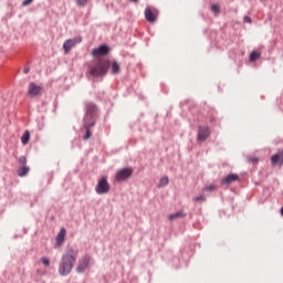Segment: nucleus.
I'll use <instances>...</instances> for the list:
<instances>
[{
	"instance_id": "nucleus-1",
	"label": "nucleus",
	"mask_w": 283,
	"mask_h": 283,
	"mask_svg": "<svg viewBox=\"0 0 283 283\" xmlns=\"http://www.w3.org/2000/svg\"><path fill=\"white\" fill-rule=\"evenodd\" d=\"M78 258V251L74 248H69L64 254L62 255L59 264V274L62 277H65L72 273L74 269V264H76V260Z\"/></svg>"
},
{
	"instance_id": "nucleus-2",
	"label": "nucleus",
	"mask_w": 283,
	"mask_h": 283,
	"mask_svg": "<svg viewBox=\"0 0 283 283\" xmlns=\"http://www.w3.org/2000/svg\"><path fill=\"white\" fill-rule=\"evenodd\" d=\"M85 116H84V129L86 132L84 136V140H90L92 137V132L90 130L91 127L96 125V104L88 102L85 104Z\"/></svg>"
},
{
	"instance_id": "nucleus-3",
	"label": "nucleus",
	"mask_w": 283,
	"mask_h": 283,
	"mask_svg": "<svg viewBox=\"0 0 283 283\" xmlns=\"http://www.w3.org/2000/svg\"><path fill=\"white\" fill-rule=\"evenodd\" d=\"M107 70H109V61L99 60L95 65L90 69L88 74L96 78L98 76H105V74H107Z\"/></svg>"
},
{
	"instance_id": "nucleus-4",
	"label": "nucleus",
	"mask_w": 283,
	"mask_h": 283,
	"mask_svg": "<svg viewBox=\"0 0 283 283\" xmlns=\"http://www.w3.org/2000/svg\"><path fill=\"white\" fill-rule=\"evenodd\" d=\"M109 182L107 181V177H101L95 187V191L98 196H104L105 193H109Z\"/></svg>"
},
{
	"instance_id": "nucleus-5",
	"label": "nucleus",
	"mask_w": 283,
	"mask_h": 283,
	"mask_svg": "<svg viewBox=\"0 0 283 283\" xmlns=\"http://www.w3.org/2000/svg\"><path fill=\"white\" fill-rule=\"evenodd\" d=\"M134 175L133 168H122L115 174V182H124V180H128Z\"/></svg>"
},
{
	"instance_id": "nucleus-6",
	"label": "nucleus",
	"mask_w": 283,
	"mask_h": 283,
	"mask_svg": "<svg viewBox=\"0 0 283 283\" xmlns=\"http://www.w3.org/2000/svg\"><path fill=\"white\" fill-rule=\"evenodd\" d=\"M92 262V256L90 254H85L82 259L78 260V264L76 266V273H85L87 269H90V263Z\"/></svg>"
},
{
	"instance_id": "nucleus-7",
	"label": "nucleus",
	"mask_w": 283,
	"mask_h": 283,
	"mask_svg": "<svg viewBox=\"0 0 283 283\" xmlns=\"http://www.w3.org/2000/svg\"><path fill=\"white\" fill-rule=\"evenodd\" d=\"M81 41H83V39L81 36H75L73 39H69L63 43V50L65 52V54H67V52H70V50H72V48H74L75 45H78V43H81Z\"/></svg>"
},
{
	"instance_id": "nucleus-8",
	"label": "nucleus",
	"mask_w": 283,
	"mask_h": 283,
	"mask_svg": "<svg viewBox=\"0 0 283 283\" xmlns=\"http://www.w3.org/2000/svg\"><path fill=\"white\" fill-rule=\"evenodd\" d=\"M210 135L211 130L209 129V126H199L197 138L200 143L207 140V138H209Z\"/></svg>"
},
{
	"instance_id": "nucleus-9",
	"label": "nucleus",
	"mask_w": 283,
	"mask_h": 283,
	"mask_svg": "<svg viewBox=\"0 0 283 283\" xmlns=\"http://www.w3.org/2000/svg\"><path fill=\"white\" fill-rule=\"evenodd\" d=\"M145 19L148 23H154L156 19H158V12L156 10H151V8L147 7L145 9Z\"/></svg>"
},
{
	"instance_id": "nucleus-10",
	"label": "nucleus",
	"mask_w": 283,
	"mask_h": 283,
	"mask_svg": "<svg viewBox=\"0 0 283 283\" xmlns=\"http://www.w3.org/2000/svg\"><path fill=\"white\" fill-rule=\"evenodd\" d=\"M271 163L274 167H282L283 165V150L271 157Z\"/></svg>"
},
{
	"instance_id": "nucleus-11",
	"label": "nucleus",
	"mask_w": 283,
	"mask_h": 283,
	"mask_svg": "<svg viewBox=\"0 0 283 283\" xmlns=\"http://www.w3.org/2000/svg\"><path fill=\"white\" fill-rule=\"evenodd\" d=\"M65 228H62L55 238V248L63 245V242H65Z\"/></svg>"
},
{
	"instance_id": "nucleus-12",
	"label": "nucleus",
	"mask_w": 283,
	"mask_h": 283,
	"mask_svg": "<svg viewBox=\"0 0 283 283\" xmlns=\"http://www.w3.org/2000/svg\"><path fill=\"white\" fill-rule=\"evenodd\" d=\"M109 52V48L107 45L103 44L99 48L93 50V56H105Z\"/></svg>"
},
{
	"instance_id": "nucleus-13",
	"label": "nucleus",
	"mask_w": 283,
	"mask_h": 283,
	"mask_svg": "<svg viewBox=\"0 0 283 283\" xmlns=\"http://www.w3.org/2000/svg\"><path fill=\"white\" fill-rule=\"evenodd\" d=\"M29 96H38V94H41V86L34 84V83H31L29 85Z\"/></svg>"
},
{
	"instance_id": "nucleus-14",
	"label": "nucleus",
	"mask_w": 283,
	"mask_h": 283,
	"mask_svg": "<svg viewBox=\"0 0 283 283\" xmlns=\"http://www.w3.org/2000/svg\"><path fill=\"white\" fill-rule=\"evenodd\" d=\"M237 180H240V177L235 174H230L226 178L221 180L222 185H231V182H237Z\"/></svg>"
},
{
	"instance_id": "nucleus-15",
	"label": "nucleus",
	"mask_w": 283,
	"mask_h": 283,
	"mask_svg": "<svg viewBox=\"0 0 283 283\" xmlns=\"http://www.w3.org/2000/svg\"><path fill=\"white\" fill-rule=\"evenodd\" d=\"M108 67H111L112 74H118L120 72V65L116 61L109 62Z\"/></svg>"
},
{
	"instance_id": "nucleus-16",
	"label": "nucleus",
	"mask_w": 283,
	"mask_h": 283,
	"mask_svg": "<svg viewBox=\"0 0 283 283\" xmlns=\"http://www.w3.org/2000/svg\"><path fill=\"white\" fill-rule=\"evenodd\" d=\"M29 172H30V167L28 166H22L18 169V176H20V178H23V176H28Z\"/></svg>"
},
{
	"instance_id": "nucleus-17",
	"label": "nucleus",
	"mask_w": 283,
	"mask_h": 283,
	"mask_svg": "<svg viewBox=\"0 0 283 283\" xmlns=\"http://www.w3.org/2000/svg\"><path fill=\"white\" fill-rule=\"evenodd\" d=\"M178 218H185V212L178 211L168 216V220H170V222L174 220H178Z\"/></svg>"
},
{
	"instance_id": "nucleus-18",
	"label": "nucleus",
	"mask_w": 283,
	"mask_h": 283,
	"mask_svg": "<svg viewBox=\"0 0 283 283\" xmlns=\"http://www.w3.org/2000/svg\"><path fill=\"white\" fill-rule=\"evenodd\" d=\"M167 185H169V177L164 176L160 178L157 187H158V189H163V187H167Z\"/></svg>"
},
{
	"instance_id": "nucleus-19",
	"label": "nucleus",
	"mask_w": 283,
	"mask_h": 283,
	"mask_svg": "<svg viewBox=\"0 0 283 283\" xmlns=\"http://www.w3.org/2000/svg\"><path fill=\"white\" fill-rule=\"evenodd\" d=\"M22 145H28L30 143V130H25L21 137Z\"/></svg>"
},
{
	"instance_id": "nucleus-20",
	"label": "nucleus",
	"mask_w": 283,
	"mask_h": 283,
	"mask_svg": "<svg viewBox=\"0 0 283 283\" xmlns=\"http://www.w3.org/2000/svg\"><path fill=\"white\" fill-rule=\"evenodd\" d=\"M250 62L251 63H253V61H258V59H260V52H256V51H254V52H252L251 54H250Z\"/></svg>"
},
{
	"instance_id": "nucleus-21",
	"label": "nucleus",
	"mask_w": 283,
	"mask_h": 283,
	"mask_svg": "<svg viewBox=\"0 0 283 283\" xmlns=\"http://www.w3.org/2000/svg\"><path fill=\"white\" fill-rule=\"evenodd\" d=\"M18 163L22 167H25V165H28V158H25V156H21V157H19Z\"/></svg>"
},
{
	"instance_id": "nucleus-22",
	"label": "nucleus",
	"mask_w": 283,
	"mask_h": 283,
	"mask_svg": "<svg viewBox=\"0 0 283 283\" xmlns=\"http://www.w3.org/2000/svg\"><path fill=\"white\" fill-rule=\"evenodd\" d=\"M88 2H90V0H76L75 1L76 6H80L81 8H85V6H87Z\"/></svg>"
},
{
	"instance_id": "nucleus-23",
	"label": "nucleus",
	"mask_w": 283,
	"mask_h": 283,
	"mask_svg": "<svg viewBox=\"0 0 283 283\" xmlns=\"http://www.w3.org/2000/svg\"><path fill=\"white\" fill-rule=\"evenodd\" d=\"M207 200V197L205 195H200L195 198V202H205Z\"/></svg>"
},
{
	"instance_id": "nucleus-24",
	"label": "nucleus",
	"mask_w": 283,
	"mask_h": 283,
	"mask_svg": "<svg viewBox=\"0 0 283 283\" xmlns=\"http://www.w3.org/2000/svg\"><path fill=\"white\" fill-rule=\"evenodd\" d=\"M211 10L214 14H220V4H212Z\"/></svg>"
},
{
	"instance_id": "nucleus-25",
	"label": "nucleus",
	"mask_w": 283,
	"mask_h": 283,
	"mask_svg": "<svg viewBox=\"0 0 283 283\" xmlns=\"http://www.w3.org/2000/svg\"><path fill=\"white\" fill-rule=\"evenodd\" d=\"M41 262L44 266H50V259L48 256H42Z\"/></svg>"
},
{
	"instance_id": "nucleus-26",
	"label": "nucleus",
	"mask_w": 283,
	"mask_h": 283,
	"mask_svg": "<svg viewBox=\"0 0 283 283\" xmlns=\"http://www.w3.org/2000/svg\"><path fill=\"white\" fill-rule=\"evenodd\" d=\"M216 189H218V187H216L214 185H211L203 188V191H216Z\"/></svg>"
},
{
	"instance_id": "nucleus-27",
	"label": "nucleus",
	"mask_w": 283,
	"mask_h": 283,
	"mask_svg": "<svg viewBox=\"0 0 283 283\" xmlns=\"http://www.w3.org/2000/svg\"><path fill=\"white\" fill-rule=\"evenodd\" d=\"M34 0H23L22 6L28 7L32 3Z\"/></svg>"
},
{
	"instance_id": "nucleus-28",
	"label": "nucleus",
	"mask_w": 283,
	"mask_h": 283,
	"mask_svg": "<svg viewBox=\"0 0 283 283\" xmlns=\"http://www.w3.org/2000/svg\"><path fill=\"white\" fill-rule=\"evenodd\" d=\"M243 21L244 23H251V18L249 15H245Z\"/></svg>"
},
{
	"instance_id": "nucleus-29",
	"label": "nucleus",
	"mask_w": 283,
	"mask_h": 283,
	"mask_svg": "<svg viewBox=\"0 0 283 283\" xmlns=\"http://www.w3.org/2000/svg\"><path fill=\"white\" fill-rule=\"evenodd\" d=\"M281 216L283 217V207L281 208Z\"/></svg>"
},
{
	"instance_id": "nucleus-30",
	"label": "nucleus",
	"mask_w": 283,
	"mask_h": 283,
	"mask_svg": "<svg viewBox=\"0 0 283 283\" xmlns=\"http://www.w3.org/2000/svg\"><path fill=\"white\" fill-rule=\"evenodd\" d=\"M130 1H133V3H136V2H138V0H130Z\"/></svg>"
},
{
	"instance_id": "nucleus-31",
	"label": "nucleus",
	"mask_w": 283,
	"mask_h": 283,
	"mask_svg": "<svg viewBox=\"0 0 283 283\" xmlns=\"http://www.w3.org/2000/svg\"><path fill=\"white\" fill-rule=\"evenodd\" d=\"M25 74H28V69L24 70Z\"/></svg>"
},
{
	"instance_id": "nucleus-32",
	"label": "nucleus",
	"mask_w": 283,
	"mask_h": 283,
	"mask_svg": "<svg viewBox=\"0 0 283 283\" xmlns=\"http://www.w3.org/2000/svg\"><path fill=\"white\" fill-rule=\"evenodd\" d=\"M254 160V163H258V159H253Z\"/></svg>"
}]
</instances>
